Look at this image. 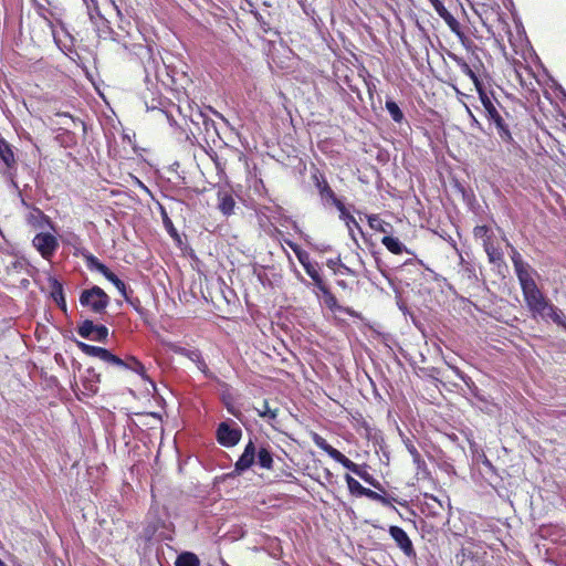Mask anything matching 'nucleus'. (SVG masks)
Wrapping results in <instances>:
<instances>
[{
	"label": "nucleus",
	"instance_id": "nucleus-55",
	"mask_svg": "<svg viewBox=\"0 0 566 566\" xmlns=\"http://www.w3.org/2000/svg\"><path fill=\"white\" fill-rule=\"evenodd\" d=\"M296 279L305 285H308V282L304 279L298 270L294 271Z\"/></svg>",
	"mask_w": 566,
	"mask_h": 566
},
{
	"label": "nucleus",
	"instance_id": "nucleus-58",
	"mask_svg": "<svg viewBox=\"0 0 566 566\" xmlns=\"http://www.w3.org/2000/svg\"><path fill=\"white\" fill-rule=\"evenodd\" d=\"M145 105H146V107H147L148 109H149V108L155 109V108L157 107V104H156V99H155V98H153L151 104H149L147 101H145Z\"/></svg>",
	"mask_w": 566,
	"mask_h": 566
},
{
	"label": "nucleus",
	"instance_id": "nucleus-64",
	"mask_svg": "<svg viewBox=\"0 0 566 566\" xmlns=\"http://www.w3.org/2000/svg\"><path fill=\"white\" fill-rule=\"evenodd\" d=\"M90 3L94 4V8L97 9V0H87Z\"/></svg>",
	"mask_w": 566,
	"mask_h": 566
},
{
	"label": "nucleus",
	"instance_id": "nucleus-23",
	"mask_svg": "<svg viewBox=\"0 0 566 566\" xmlns=\"http://www.w3.org/2000/svg\"><path fill=\"white\" fill-rule=\"evenodd\" d=\"M381 243L387 248L388 251H390L394 254L409 252L407 247L398 238L391 237L390 234L385 235L381 239Z\"/></svg>",
	"mask_w": 566,
	"mask_h": 566
},
{
	"label": "nucleus",
	"instance_id": "nucleus-53",
	"mask_svg": "<svg viewBox=\"0 0 566 566\" xmlns=\"http://www.w3.org/2000/svg\"><path fill=\"white\" fill-rule=\"evenodd\" d=\"M56 305L62 310L64 313L67 311L66 301L65 297L62 298V301H54Z\"/></svg>",
	"mask_w": 566,
	"mask_h": 566
},
{
	"label": "nucleus",
	"instance_id": "nucleus-9",
	"mask_svg": "<svg viewBox=\"0 0 566 566\" xmlns=\"http://www.w3.org/2000/svg\"><path fill=\"white\" fill-rule=\"evenodd\" d=\"M388 533L395 541L397 547L403 553L406 557L411 559L417 557L412 541L403 528L400 526L391 525L388 528Z\"/></svg>",
	"mask_w": 566,
	"mask_h": 566
},
{
	"label": "nucleus",
	"instance_id": "nucleus-17",
	"mask_svg": "<svg viewBox=\"0 0 566 566\" xmlns=\"http://www.w3.org/2000/svg\"><path fill=\"white\" fill-rule=\"evenodd\" d=\"M339 211V219L343 220L348 229L349 235L352 239L357 243V240L354 234V228H356L361 234L363 230L359 226V223L356 221V219L349 213V211L346 209L345 205L342 203L336 208Z\"/></svg>",
	"mask_w": 566,
	"mask_h": 566
},
{
	"label": "nucleus",
	"instance_id": "nucleus-8",
	"mask_svg": "<svg viewBox=\"0 0 566 566\" xmlns=\"http://www.w3.org/2000/svg\"><path fill=\"white\" fill-rule=\"evenodd\" d=\"M32 243L41 256L45 260H50L59 248L57 239L49 232H41L35 234Z\"/></svg>",
	"mask_w": 566,
	"mask_h": 566
},
{
	"label": "nucleus",
	"instance_id": "nucleus-6",
	"mask_svg": "<svg viewBox=\"0 0 566 566\" xmlns=\"http://www.w3.org/2000/svg\"><path fill=\"white\" fill-rule=\"evenodd\" d=\"M77 334L88 340L105 343L108 337V328L102 324H94L91 319H84L77 326Z\"/></svg>",
	"mask_w": 566,
	"mask_h": 566
},
{
	"label": "nucleus",
	"instance_id": "nucleus-40",
	"mask_svg": "<svg viewBox=\"0 0 566 566\" xmlns=\"http://www.w3.org/2000/svg\"><path fill=\"white\" fill-rule=\"evenodd\" d=\"M25 266V263L24 261L22 260H19V259H13L6 268L7 270V273L8 274H11L13 272H20L21 270H23Z\"/></svg>",
	"mask_w": 566,
	"mask_h": 566
},
{
	"label": "nucleus",
	"instance_id": "nucleus-49",
	"mask_svg": "<svg viewBox=\"0 0 566 566\" xmlns=\"http://www.w3.org/2000/svg\"><path fill=\"white\" fill-rule=\"evenodd\" d=\"M15 172H17V165L14 166V168H7L4 171V176L10 181V180L15 179Z\"/></svg>",
	"mask_w": 566,
	"mask_h": 566
},
{
	"label": "nucleus",
	"instance_id": "nucleus-34",
	"mask_svg": "<svg viewBox=\"0 0 566 566\" xmlns=\"http://www.w3.org/2000/svg\"><path fill=\"white\" fill-rule=\"evenodd\" d=\"M199 120H201V123L203 125V129H205L207 135L210 136L211 132H213L214 134H218L214 120H212L211 118H209L207 115H205L201 112H199L197 114V120L192 119V122L196 123V124H198Z\"/></svg>",
	"mask_w": 566,
	"mask_h": 566
},
{
	"label": "nucleus",
	"instance_id": "nucleus-33",
	"mask_svg": "<svg viewBox=\"0 0 566 566\" xmlns=\"http://www.w3.org/2000/svg\"><path fill=\"white\" fill-rule=\"evenodd\" d=\"M126 370H132L139 375L143 379L148 380L145 366L134 356L127 358Z\"/></svg>",
	"mask_w": 566,
	"mask_h": 566
},
{
	"label": "nucleus",
	"instance_id": "nucleus-57",
	"mask_svg": "<svg viewBox=\"0 0 566 566\" xmlns=\"http://www.w3.org/2000/svg\"><path fill=\"white\" fill-rule=\"evenodd\" d=\"M284 242L286 245H289L292 249L293 252H294V249L300 248V245L296 244L295 242H293L292 240L285 239Z\"/></svg>",
	"mask_w": 566,
	"mask_h": 566
},
{
	"label": "nucleus",
	"instance_id": "nucleus-63",
	"mask_svg": "<svg viewBox=\"0 0 566 566\" xmlns=\"http://www.w3.org/2000/svg\"><path fill=\"white\" fill-rule=\"evenodd\" d=\"M138 184H139V186H140L144 190H146L147 192H149L148 188H147V187H146L142 181H139V180H138Z\"/></svg>",
	"mask_w": 566,
	"mask_h": 566
},
{
	"label": "nucleus",
	"instance_id": "nucleus-11",
	"mask_svg": "<svg viewBox=\"0 0 566 566\" xmlns=\"http://www.w3.org/2000/svg\"><path fill=\"white\" fill-rule=\"evenodd\" d=\"M178 354L187 357L188 359H190L193 364H196V366L198 367V369L205 375L206 378H209V379H214V375L213 373L210 371V369L208 368L202 355H201V352L199 349H187V348H179L177 350Z\"/></svg>",
	"mask_w": 566,
	"mask_h": 566
},
{
	"label": "nucleus",
	"instance_id": "nucleus-60",
	"mask_svg": "<svg viewBox=\"0 0 566 566\" xmlns=\"http://www.w3.org/2000/svg\"><path fill=\"white\" fill-rule=\"evenodd\" d=\"M254 17L259 22L263 23V18L259 12H254Z\"/></svg>",
	"mask_w": 566,
	"mask_h": 566
},
{
	"label": "nucleus",
	"instance_id": "nucleus-29",
	"mask_svg": "<svg viewBox=\"0 0 566 566\" xmlns=\"http://www.w3.org/2000/svg\"><path fill=\"white\" fill-rule=\"evenodd\" d=\"M175 566H200V560L196 554L182 552L177 556Z\"/></svg>",
	"mask_w": 566,
	"mask_h": 566
},
{
	"label": "nucleus",
	"instance_id": "nucleus-25",
	"mask_svg": "<svg viewBox=\"0 0 566 566\" xmlns=\"http://www.w3.org/2000/svg\"><path fill=\"white\" fill-rule=\"evenodd\" d=\"M366 497L373 500V501H376V502H379L381 503L384 506H388L390 509H392L394 511L397 512V509L392 505L394 502L396 503H399L400 505L405 504L406 502H400L398 501L396 497L394 496H390V495H382L378 492H375L373 490L369 489Z\"/></svg>",
	"mask_w": 566,
	"mask_h": 566
},
{
	"label": "nucleus",
	"instance_id": "nucleus-50",
	"mask_svg": "<svg viewBox=\"0 0 566 566\" xmlns=\"http://www.w3.org/2000/svg\"><path fill=\"white\" fill-rule=\"evenodd\" d=\"M84 2L86 3L87 11H88V15H90V18H91V19H93V14H94V13L99 14V12H98V8H97V9H95V8H94V4H93L92 2L90 3L87 0H84Z\"/></svg>",
	"mask_w": 566,
	"mask_h": 566
},
{
	"label": "nucleus",
	"instance_id": "nucleus-15",
	"mask_svg": "<svg viewBox=\"0 0 566 566\" xmlns=\"http://www.w3.org/2000/svg\"><path fill=\"white\" fill-rule=\"evenodd\" d=\"M449 57L454 61L458 66L461 69L462 73H464L465 75H468L474 86H475V90L476 92H480V90H483L485 88L483 83L481 82V80L478 77V75L472 71V69L470 67V65L464 61L463 57L454 54V53H449Z\"/></svg>",
	"mask_w": 566,
	"mask_h": 566
},
{
	"label": "nucleus",
	"instance_id": "nucleus-59",
	"mask_svg": "<svg viewBox=\"0 0 566 566\" xmlns=\"http://www.w3.org/2000/svg\"><path fill=\"white\" fill-rule=\"evenodd\" d=\"M469 114H470V117L472 119V123L473 125H475L476 127L481 128V124L480 122L474 117V115L469 111Z\"/></svg>",
	"mask_w": 566,
	"mask_h": 566
},
{
	"label": "nucleus",
	"instance_id": "nucleus-28",
	"mask_svg": "<svg viewBox=\"0 0 566 566\" xmlns=\"http://www.w3.org/2000/svg\"><path fill=\"white\" fill-rule=\"evenodd\" d=\"M345 481L347 483V488L353 495L356 496H366L369 489L363 486L356 479H354L350 474L345 475Z\"/></svg>",
	"mask_w": 566,
	"mask_h": 566
},
{
	"label": "nucleus",
	"instance_id": "nucleus-46",
	"mask_svg": "<svg viewBox=\"0 0 566 566\" xmlns=\"http://www.w3.org/2000/svg\"><path fill=\"white\" fill-rule=\"evenodd\" d=\"M462 271L468 276V279H476L475 270L471 264H469V263L463 264Z\"/></svg>",
	"mask_w": 566,
	"mask_h": 566
},
{
	"label": "nucleus",
	"instance_id": "nucleus-3",
	"mask_svg": "<svg viewBox=\"0 0 566 566\" xmlns=\"http://www.w3.org/2000/svg\"><path fill=\"white\" fill-rule=\"evenodd\" d=\"M78 301L83 307H88L95 314L105 313L111 302L109 296L97 285L83 290Z\"/></svg>",
	"mask_w": 566,
	"mask_h": 566
},
{
	"label": "nucleus",
	"instance_id": "nucleus-43",
	"mask_svg": "<svg viewBox=\"0 0 566 566\" xmlns=\"http://www.w3.org/2000/svg\"><path fill=\"white\" fill-rule=\"evenodd\" d=\"M294 253L303 268L305 266V264L312 263V261L310 259V254L305 250L297 248V249H294Z\"/></svg>",
	"mask_w": 566,
	"mask_h": 566
},
{
	"label": "nucleus",
	"instance_id": "nucleus-62",
	"mask_svg": "<svg viewBox=\"0 0 566 566\" xmlns=\"http://www.w3.org/2000/svg\"><path fill=\"white\" fill-rule=\"evenodd\" d=\"M431 4L436 9V8L440 7V4H442V2L440 0H438V2H432Z\"/></svg>",
	"mask_w": 566,
	"mask_h": 566
},
{
	"label": "nucleus",
	"instance_id": "nucleus-14",
	"mask_svg": "<svg viewBox=\"0 0 566 566\" xmlns=\"http://www.w3.org/2000/svg\"><path fill=\"white\" fill-rule=\"evenodd\" d=\"M101 381V375L95 371L94 368L90 367L85 370L82 378V385L87 396H94L98 391V384Z\"/></svg>",
	"mask_w": 566,
	"mask_h": 566
},
{
	"label": "nucleus",
	"instance_id": "nucleus-45",
	"mask_svg": "<svg viewBox=\"0 0 566 566\" xmlns=\"http://www.w3.org/2000/svg\"><path fill=\"white\" fill-rule=\"evenodd\" d=\"M457 375L460 377L461 380H463L465 382V385L470 388V389H475L478 390L476 386L474 385L473 380L467 376L465 374H463L462 371L460 370H457Z\"/></svg>",
	"mask_w": 566,
	"mask_h": 566
},
{
	"label": "nucleus",
	"instance_id": "nucleus-32",
	"mask_svg": "<svg viewBox=\"0 0 566 566\" xmlns=\"http://www.w3.org/2000/svg\"><path fill=\"white\" fill-rule=\"evenodd\" d=\"M385 106H386V109L389 113L391 119L395 123L400 124L403 122L405 115H403L402 111L400 109L399 105L395 101L387 99Z\"/></svg>",
	"mask_w": 566,
	"mask_h": 566
},
{
	"label": "nucleus",
	"instance_id": "nucleus-47",
	"mask_svg": "<svg viewBox=\"0 0 566 566\" xmlns=\"http://www.w3.org/2000/svg\"><path fill=\"white\" fill-rule=\"evenodd\" d=\"M337 270H338V273H340V274L355 275V272L342 262L339 264V268H337Z\"/></svg>",
	"mask_w": 566,
	"mask_h": 566
},
{
	"label": "nucleus",
	"instance_id": "nucleus-44",
	"mask_svg": "<svg viewBox=\"0 0 566 566\" xmlns=\"http://www.w3.org/2000/svg\"><path fill=\"white\" fill-rule=\"evenodd\" d=\"M340 256H337L335 259H328L326 261V265L334 271L335 274H338V270L337 268H339V264H340Z\"/></svg>",
	"mask_w": 566,
	"mask_h": 566
},
{
	"label": "nucleus",
	"instance_id": "nucleus-1",
	"mask_svg": "<svg viewBox=\"0 0 566 566\" xmlns=\"http://www.w3.org/2000/svg\"><path fill=\"white\" fill-rule=\"evenodd\" d=\"M514 272L517 276L524 301L528 308L532 304H535L536 301L541 300V297L544 296L534 279L535 276L538 275L537 271L526 262L522 266L515 269Z\"/></svg>",
	"mask_w": 566,
	"mask_h": 566
},
{
	"label": "nucleus",
	"instance_id": "nucleus-42",
	"mask_svg": "<svg viewBox=\"0 0 566 566\" xmlns=\"http://www.w3.org/2000/svg\"><path fill=\"white\" fill-rule=\"evenodd\" d=\"M490 228L486 227V226H476L474 229H473V234L475 238H479V239H483L484 240H488L490 241Z\"/></svg>",
	"mask_w": 566,
	"mask_h": 566
},
{
	"label": "nucleus",
	"instance_id": "nucleus-21",
	"mask_svg": "<svg viewBox=\"0 0 566 566\" xmlns=\"http://www.w3.org/2000/svg\"><path fill=\"white\" fill-rule=\"evenodd\" d=\"M75 344L84 354L92 357H97L103 361L105 360L108 353V349L106 348L88 345L81 340H75Z\"/></svg>",
	"mask_w": 566,
	"mask_h": 566
},
{
	"label": "nucleus",
	"instance_id": "nucleus-39",
	"mask_svg": "<svg viewBox=\"0 0 566 566\" xmlns=\"http://www.w3.org/2000/svg\"><path fill=\"white\" fill-rule=\"evenodd\" d=\"M160 210H161L163 222H164L166 230L169 232V234L171 237H177V230L175 229L174 223L170 220V218L168 217L166 210L163 207H160Z\"/></svg>",
	"mask_w": 566,
	"mask_h": 566
},
{
	"label": "nucleus",
	"instance_id": "nucleus-26",
	"mask_svg": "<svg viewBox=\"0 0 566 566\" xmlns=\"http://www.w3.org/2000/svg\"><path fill=\"white\" fill-rule=\"evenodd\" d=\"M83 256L85 259V262H86V266L90 269V270H94V271H97L98 273H101L102 275H106V273L109 271V269L104 264L102 263L95 255H93L92 253L90 252H86V253H83Z\"/></svg>",
	"mask_w": 566,
	"mask_h": 566
},
{
	"label": "nucleus",
	"instance_id": "nucleus-16",
	"mask_svg": "<svg viewBox=\"0 0 566 566\" xmlns=\"http://www.w3.org/2000/svg\"><path fill=\"white\" fill-rule=\"evenodd\" d=\"M405 447L412 458V462L416 465L418 473H428V467L421 454L417 450L416 446L410 439L403 440Z\"/></svg>",
	"mask_w": 566,
	"mask_h": 566
},
{
	"label": "nucleus",
	"instance_id": "nucleus-61",
	"mask_svg": "<svg viewBox=\"0 0 566 566\" xmlns=\"http://www.w3.org/2000/svg\"><path fill=\"white\" fill-rule=\"evenodd\" d=\"M19 198H20V200H21L22 206H24V207H27V208H29V207H30V206H29V203L25 201V199L23 198V196H22V195H21V197H19Z\"/></svg>",
	"mask_w": 566,
	"mask_h": 566
},
{
	"label": "nucleus",
	"instance_id": "nucleus-30",
	"mask_svg": "<svg viewBox=\"0 0 566 566\" xmlns=\"http://www.w3.org/2000/svg\"><path fill=\"white\" fill-rule=\"evenodd\" d=\"M106 280H108L111 283L114 284V286L117 289V291L123 295V297L130 302L129 295H128V289L124 281H122L115 273H113L111 270L106 273L104 276Z\"/></svg>",
	"mask_w": 566,
	"mask_h": 566
},
{
	"label": "nucleus",
	"instance_id": "nucleus-12",
	"mask_svg": "<svg viewBox=\"0 0 566 566\" xmlns=\"http://www.w3.org/2000/svg\"><path fill=\"white\" fill-rule=\"evenodd\" d=\"M344 468L359 476L363 481L370 484L371 486L381 490V484L371 475L368 473L365 467H361L355 462H353L350 459L346 458L344 462L342 463Z\"/></svg>",
	"mask_w": 566,
	"mask_h": 566
},
{
	"label": "nucleus",
	"instance_id": "nucleus-13",
	"mask_svg": "<svg viewBox=\"0 0 566 566\" xmlns=\"http://www.w3.org/2000/svg\"><path fill=\"white\" fill-rule=\"evenodd\" d=\"M304 270L307 273V275L313 280L315 286L324 295H328L332 300H334L333 295L329 292V289L327 287V285L325 284V282H324V280H323V277L321 275L318 264L317 263H313V262L311 264H305Z\"/></svg>",
	"mask_w": 566,
	"mask_h": 566
},
{
	"label": "nucleus",
	"instance_id": "nucleus-51",
	"mask_svg": "<svg viewBox=\"0 0 566 566\" xmlns=\"http://www.w3.org/2000/svg\"><path fill=\"white\" fill-rule=\"evenodd\" d=\"M434 10L438 13V15L442 19L449 13L443 3L440 4V7L436 8Z\"/></svg>",
	"mask_w": 566,
	"mask_h": 566
},
{
	"label": "nucleus",
	"instance_id": "nucleus-31",
	"mask_svg": "<svg viewBox=\"0 0 566 566\" xmlns=\"http://www.w3.org/2000/svg\"><path fill=\"white\" fill-rule=\"evenodd\" d=\"M483 247L490 263L497 264L503 261V252L499 248H495L490 241L484 240Z\"/></svg>",
	"mask_w": 566,
	"mask_h": 566
},
{
	"label": "nucleus",
	"instance_id": "nucleus-5",
	"mask_svg": "<svg viewBox=\"0 0 566 566\" xmlns=\"http://www.w3.org/2000/svg\"><path fill=\"white\" fill-rule=\"evenodd\" d=\"M528 310L534 317L541 316L543 318H551L555 324L566 331V316L559 308L553 305L545 295L536 301L535 304H532Z\"/></svg>",
	"mask_w": 566,
	"mask_h": 566
},
{
	"label": "nucleus",
	"instance_id": "nucleus-37",
	"mask_svg": "<svg viewBox=\"0 0 566 566\" xmlns=\"http://www.w3.org/2000/svg\"><path fill=\"white\" fill-rule=\"evenodd\" d=\"M258 415L261 418L275 419L277 416V409L272 410L269 407V402L266 400L263 401V408L258 410Z\"/></svg>",
	"mask_w": 566,
	"mask_h": 566
},
{
	"label": "nucleus",
	"instance_id": "nucleus-10",
	"mask_svg": "<svg viewBox=\"0 0 566 566\" xmlns=\"http://www.w3.org/2000/svg\"><path fill=\"white\" fill-rule=\"evenodd\" d=\"M256 459V444L252 439L248 441L242 454L234 463L233 475H241L255 464Z\"/></svg>",
	"mask_w": 566,
	"mask_h": 566
},
{
	"label": "nucleus",
	"instance_id": "nucleus-18",
	"mask_svg": "<svg viewBox=\"0 0 566 566\" xmlns=\"http://www.w3.org/2000/svg\"><path fill=\"white\" fill-rule=\"evenodd\" d=\"M255 464H258L261 469H265V470L273 469L274 460H273V454L269 447L263 446V444L260 446L259 448L256 447Z\"/></svg>",
	"mask_w": 566,
	"mask_h": 566
},
{
	"label": "nucleus",
	"instance_id": "nucleus-56",
	"mask_svg": "<svg viewBox=\"0 0 566 566\" xmlns=\"http://www.w3.org/2000/svg\"><path fill=\"white\" fill-rule=\"evenodd\" d=\"M9 182H10V186L18 192V196L21 197V190H20L19 185L15 181V179L10 180Z\"/></svg>",
	"mask_w": 566,
	"mask_h": 566
},
{
	"label": "nucleus",
	"instance_id": "nucleus-36",
	"mask_svg": "<svg viewBox=\"0 0 566 566\" xmlns=\"http://www.w3.org/2000/svg\"><path fill=\"white\" fill-rule=\"evenodd\" d=\"M104 361L106 364H109V365H113V366H116V367H118L120 369H125L126 370L127 359H122L120 357L114 355L109 350H108L107 356H106Z\"/></svg>",
	"mask_w": 566,
	"mask_h": 566
},
{
	"label": "nucleus",
	"instance_id": "nucleus-24",
	"mask_svg": "<svg viewBox=\"0 0 566 566\" xmlns=\"http://www.w3.org/2000/svg\"><path fill=\"white\" fill-rule=\"evenodd\" d=\"M367 221L369 227L377 232L385 233L386 235L392 232V226L381 220L377 214L367 216Z\"/></svg>",
	"mask_w": 566,
	"mask_h": 566
},
{
	"label": "nucleus",
	"instance_id": "nucleus-27",
	"mask_svg": "<svg viewBox=\"0 0 566 566\" xmlns=\"http://www.w3.org/2000/svg\"><path fill=\"white\" fill-rule=\"evenodd\" d=\"M27 220L30 224L35 227H43V223H50V218L36 207L32 208L31 212L27 217Z\"/></svg>",
	"mask_w": 566,
	"mask_h": 566
},
{
	"label": "nucleus",
	"instance_id": "nucleus-2",
	"mask_svg": "<svg viewBox=\"0 0 566 566\" xmlns=\"http://www.w3.org/2000/svg\"><path fill=\"white\" fill-rule=\"evenodd\" d=\"M478 94L486 112V117L490 122H492L495 125L500 138L505 143L513 142V137L507 124L504 122L503 117L496 109L494 103L492 102V98L489 96L485 88L480 90Z\"/></svg>",
	"mask_w": 566,
	"mask_h": 566
},
{
	"label": "nucleus",
	"instance_id": "nucleus-52",
	"mask_svg": "<svg viewBox=\"0 0 566 566\" xmlns=\"http://www.w3.org/2000/svg\"><path fill=\"white\" fill-rule=\"evenodd\" d=\"M424 497L430 501L436 502L439 505V507H441V509L443 507L442 502L437 496H434L432 494H424Z\"/></svg>",
	"mask_w": 566,
	"mask_h": 566
},
{
	"label": "nucleus",
	"instance_id": "nucleus-22",
	"mask_svg": "<svg viewBox=\"0 0 566 566\" xmlns=\"http://www.w3.org/2000/svg\"><path fill=\"white\" fill-rule=\"evenodd\" d=\"M235 201L233 197L228 192L218 193V208L224 216L233 213Z\"/></svg>",
	"mask_w": 566,
	"mask_h": 566
},
{
	"label": "nucleus",
	"instance_id": "nucleus-35",
	"mask_svg": "<svg viewBox=\"0 0 566 566\" xmlns=\"http://www.w3.org/2000/svg\"><path fill=\"white\" fill-rule=\"evenodd\" d=\"M49 284H50V287H51V296L54 301H62L64 296V292H63V285L62 283L55 279V277H50L49 279Z\"/></svg>",
	"mask_w": 566,
	"mask_h": 566
},
{
	"label": "nucleus",
	"instance_id": "nucleus-19",
	"mask_svg": "<svg viewBox=\"0 0 566 566\" xmlns=\"http://www.w3.org/2000/svg\"><path fill=\"white\" fill-rule=\"evenodd\" d=\"M314 442L321 450L325 451L333 460L340 464L347 458L340 451L332 447L324 438H322L318 434L314 436Z\"/></svg>",
	"mask_w": 566,
	"mask_h": 566
},
{
	"label": "nucleus",
	"instance_id": "nucleus-38",
	"mask_svg": "<svg viewBox=\"0 0 566 566\" xmlns=\"http://www.w3.org/2000/svg\"><path fill=\"white\" fill-rule=\"evenodd\" d=\"M507 247L511 249V260L514 266V270L518 266H522L524 263H526L521 253L511 244L507 242Z\"/></svg>",
	"mask_w": 566,
	"mask_h": 566
},
{
	"label": "nucleus",
	"instance_id": "nucleus-41",
	"mask_svg": "<svg viewBox=\"0 0 566 566\" xmlns=\"http://www.w3.org/2000/svg\"><path fill=\"white\" fill-rule=\"evenodd\" d=\"M443 21L448 24L452 32L460 34V24L450 12L443 18Z\"/></svg>",
	"mask_w": 566,
	"mask_h": 566
},
{
	"label": "nucleus",
	"instance_id": "nucleus-4",
	"mask_svg": "<svg viewBox=\"0 0 566 566\" xmlns=\"http://www.w3.org/2000/svg\"><path fill=\"white\" fill-rule=\"evenodd\" d=\"M242 438V429L232 419L221 421L216 430L217 442L224 448L235 447Z\"/></svg>",
	"mask_w": 566,
	"mask_h": 566
},
{
	"label": "nucleus",
	"instance_id": "nucleus-20",
	"mask_svg": "<svg viewBox=\"0 0 566 566\" xmlns=\"http://www.w3.org/2000/svg\"><path fill=\"white\" fill-rule=\"evenodd\" d=\"M0 159L6 168H14L17 165L12 146L2 137H0Z\"/></svg>",
	"mask_w": 566,
	"mask_h": 566
},
{
	"label": "nucleus",
	"instance_id": "nucleus-54",
	"mask_svg": "<svg viewBox=\"0 0 566 566\" xmlns=\"http://www.w3.org/2000/svg\"><path fill=\"white\" fill-rule=\"evenodd\" d=\"M376 264H377L378 270L381 272V274L384 276H387L385 265L382 264V262L378 258H376Z\"/></svg>",
	"mask_w": 566,
	"mask_h": 566
},
{
	"label": "nucleus",
	"instance_id": "nucleus-48",
	"mask_svg": "<svg viewBox=\"0 0 566 566\" xmlns=\"http://www.w3.org/2000/svg\"><path fill=\"white\" fill-rule=\"evenodd\" d=\"M482 464L484 468H486L489 471L495 473L496 472V469L495 467L493 465V463L485 457L483 455V460H482Z\"/></svg>",
	"mask_w": 566,
	"mask_h": 566
},
{
	"label": "nucleus",
	"instance_id": "nucleus-7",
	"mask_svg": "<svg viewBox=\"0 0 566 566\" xmlns=\"http://www.w3.org/2000/svg\"><path fill=\"white\" fill-rule=\"evenodd\" d=\"M313 180L324 207L334 206L337 208L343 203L323 175L314 174Z\"/></svg>",
	"mask_w": 566,
	"mask_h": 566
}]
</instances>
